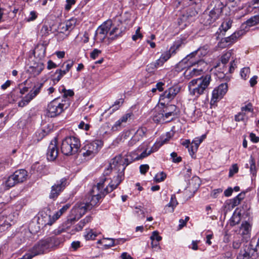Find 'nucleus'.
<instances>
[{
  "label": "nucleus",
  "mask_w": 259,
  "mask_h": 259,
  "mask_svg": "<svg viewBox=\"0 0 259 259\" xmlns=\"http://www.w3.org/2000/svg\"><path fill=\"white\" fill-rule=\"evenodd\" d=\"M61 240L56 237H50L42 239L36 243L21 259H32L33 257L42 254L58 246Z\"/></svg>",
  "instance_id": "f257e3e1"
},
{
  "label": "nucleus",
  "mask_w": 259,
  "mask_h": 259,
  "mask_svg": "<svg viewBox=\"0 0 259 259\" xmlns=\"http://www.w3.org/2000/svg\"><path fill=\"white\" fill-rule=\"evenodd\" d=\"M108 34V39L113 40L122 36V30L119 25L115 26L111 20H108L98 27L94 39L98 42H103Z\"/></svg>",
  "instance_id": "f03ea898"
},
{
  "label": "nucleus",
  "mask_w": 259,
  "mask_h": 259,
  "mask_svg": "<svg viewBox=\"0 0 259 259\" xmlns=\"http://www.w3.org/2000/svg\"><path fill=\"white\" fill-rule=\"evenodd\" d=\"M122 180L123 176L122 174H120L115 177L114 180L112 181L105 189L101 190V191H94V189H92L88 198L90 202H87V203L90 205L92 208L93 206H95L99 202L101 198L115 189L120 184Z\"/></svg>",
  "instance_id": "7ed1b4c3"
},
{
  "label": "nucleus",
  "mask_w": 259,
  "mask_h": 259,
  "mask_svg": "<svg viewBox=\"0 0 259 259\" xmlns=\"http://www.w3.org/2000/svg\"><path fill=\"white\" fill-rule=\"evenodd\" d=\"M211 80V76L206 74L204 76L192 79L188 84V89L191 95L196 97L204 93Z\"/></svg>",
  "instance_id": "20e7f679"
},
{
  "label": "nucleus",
  "mask_w": 259,
  "mask_h": 259,
  "mask_svg": "<svg viewBox=\"0 0 259 259\" xmlns=\"http://www.w3.org/2000/svg\"><path fill=\"white\" fill-rule=\"evenodd\" d=\"M226 4L221 0H213L210 5L211 10L208 15L203 16V23L205 25L212 24L218 20L222 14L223 10Z\"/></svg>",
  "instance_id": "39448f33"
},
{
  "label": "nucleus",
  "mask_w": 259,
  "mask_h": 259,
  "mask_svg": "<svg viewBox=\"0 0 259 259\" xmlns=\"http://www.w3.org/2000/svg\"><path fill=\"white\" fill-rule=\"evenodd\" d=\"M79 139L74 136H68L64 138L61 146L62 152L66 155L76 153L80 147Z\"/></svg>",
  "instance_id": "423d86ee"
},
{
  "label": "nucleus",
  "mask_w": 259,
  "mask_h": 259,
  "mask_svg": "<svg viewBox=\"0 0 259 259\" xmlns=\"http://www.w3.org/2000/svg\"><path fill=\"white\" fill-rule=\"evenodd\" d=\"M208 53L207 47H203L188 55L185 58L179 62L180 65L187 63L188 67L195 66L199 61H204L201 57L205 56Z\"/></svg>",
  "instance_id": "0eeeda50"
},
{
  "label": "nucleus",
  "mask_w": 259,
  "mask_h": 259,
  "mask_svg": "<svg viewBox=\"0 0 259 259\" xmlns=\"http://www.w3.org/2000/svg\"><path fill=\"white\" fill-rule=\"evenodd\" d=\"M69 106L68 100H62L55 99L51 101L48 105L47 115L49 117H54L60 114Z\"/></svg>",
  "instance_id": "6e6552de"
},
{
  "label": "nucleus",
  "mask_w": 259,
  "mask_h": 259,
  "mask_svg": "<svg viewBox=\"0 0 259 259\" xmlns=\"http://www.w3.org/2000/svg\"><path fill=\"white\" fill-rule=\"evenodd\" d=\"M102 145V141L99 140L85 143L81 149L82 156L87 159L92 158L98 153Z\"/></svg>",
  "instance_id": "1a4fd4ad"
},
{
  "label": "nucleus",
  "mask_w": 259,
  "mask_h": 259,
  "mask_svg": "<svg viewBox=\"0 0 259 259\" xmlns=\"http://www.w3.org/2000/svg\"><path fill=\"white\" fill-rule=\"evenodd\" d=\"M91 209V207L87 202H77L71 210L70 215L68 221L70 223L76 221L84 215L88 210Z\"/></svg>",
  "instance_id": "9d476101"
},
{
  "label": "nucleus",
  "mask_w": 259,
  "mask_h": 259,
  "mask_svg": "<svg viewBox=\"0 0 259 259\" xmlns=\"http://www.w3.org/2000/svg\"><path fill=\"white\" fill-rule=\"evenodd\" d=\"M184 65L185 66L184 68H187L184 73V77L187 79H190L192 77L199 75L207 66L205 61H199L195 66L188 67L187 63H184L182 65H180L179 63L178 66L183 67Z\"/></svg>",
  "instance_id": "9b49d317"
},
{
  "label": "nucleus",
  "mask_w": 259,
  "mask_h": 259,
  "mask_svg": "<svg viewBox=\"0 0 259 259\" xmlns=\"http://www.w3.org/2000/svg\"><path fill=\"white\" fill-rule=\"evenodd\" d=\"M67 180L63 178L57 181L52 186L51 191L49 195L51 199H56L60 193L63 191L67 185Z\"/></svg>",
  "instance_id": "f8f14e48"
},
{
  "label": "nucleus",
  "mask_w": 259,
  "mask_h": 259,
  "mask_svg": "<svg viewBox=\"0 0 259 259\" xmlns=\"http://www.w3.org/2000/svg\"><path fill=\"white\" fill-rule=\"evenodd\" d=\"M154 145L150 148L147 143H143L136 150L137 156L134 158L135 160L143 159L150 155L152 152L156 151Z\"/></svg>",
  "instance_id": "ddd939ff"
},
{
  "label": "nucleus",
  "mask_w": 259,
  "mask_h": 259,
  "mask_svg": "<svg viewBox=\"0 0 259 259\" xmlns=\"http://www.w3.org/2000/svg\"><path fill=\"white\" fill-rule=\"evenodd\" d=\"M228 91V85L227 83H222L217 88H215L212 93V98L211 102L215 103L221 100L226 94Z\"/></svg>",
  "instance_id": "4468645a"
},
{
  "label": "nucleus",
  "mask_w": 259,
  "mask_h": 259,
  "mask_svg": "<svg viewBox=\"0 0 259 259\" xmlns=\"http://www.w3.org/2000/svg\"><path fill=\"white\" fill-rule=\"evenodd\" d=\"M58 155V148L57 141L56 138L51 141L48 147L47 157L50 161H54Z\"/></svg>",
  "instance_id": "2eb2a0df"
},
{
  "label": "nucleus",
  "mask_w": 259,
  "mask_h": 259,
  "mask_svg": "<svg viewBox=\"0 0 259 259\" xmlns=\"http://www.w3.org/2000/svg\"><path fill=\"white\" fill-rule=\"evenodd\" d=\"M181 87L178 85H175L165 90L160 95V100L166 99L168 101L173 100L176 95L180 92Z\"/></svg>",
  "instance_id": "dca6fc26"
},
{
  "label": "nucleus",
  "mask_w": 259,
  "mask_h": 259,
  "mask_svg": "<svg viewBox=\"0 0 259 259\" xmlns=\"http://www.w3.org/2000/svg\"><path fill=\"white\" fill-rule=\"evenodd\" d=\"M132 113H127L122 115L116 121L111 127L113 132L118 131L125 125V124L131 119Z\"/></svg>",
  "instance_id": "f3484780"
},
{
  "label": "nucleus",
  "mask_w": 259,
  "mask_h": 259,
  "mask_svg": "<svg viewBox=\"0 0 259 259\" xmlns=\"http://www.w3.org/2000/svg\"><path fill=\"white\" fill-rule=\"evenodd\" d=\"M162 107L160 106V109L163 112L165 117L169 119L170 121L176 115L177 107L174 105H168L165 106L163 104L161 105Z\"/></svg>",
  "instance_id": "a211bd4d"
},
{
  "label": "nucleus",
  "mask_w": 259,
  "mask_h": 259,
  "mask_svg": "<svg viewBox=\"0 0 259 259\" xmlns=\"http://www.w3.org/2000/svg\"><path fill=\"white\" fill-rule=\"evenodd\" d=\"M251 229L252 224L247 221H244L241 224L239 233L243 238L247 239L250 237Z\"/></svg>",
  "instance_id": "6ab92c4d"
},
{
  "label": "nucleus",
  "mask_w": 259,
  "mask_h": 259,
  "mask_svg": "<svg viewBox=\"0 0 259 259\" xmlns=\"http://www.w3.org/2000/svg\"><path fill=\"white\" fill-rule=\"evenodd\" d=\"M38 222L39 224L44 226H46L47 225L51 226L53 224V220H52L50 214L42 211L39 213Z\"/></svg>",
  "instance_id": "aec40b11"
},
{
  "label": "nucleus",
  "mask_w": 259,
  "mask_h": 259,
  "mask_svg": "<svg viewBox=\"0 0 259 259\" xmlns=\"http://www.w3.org/2000/svg\"><path fill=\"white\" fill-rule=\"evenodd\" d=\"M153 120L156 123H163L169 122V119H167L163 112L160 109V106L157 107L154 111L153 116Z\"/></svg>",
  "instance_id": "412c9836"
},
{
  "label": "nucleus",
  "mask_w": 259,
  "mask_h": 259,
  "mask_svg": "<svg viewBox=\"0 0 259 259\" xmlns=\"http://www.w3.org/2000/svg\"><path fill=\"white\" fill-rule=\"evenodd\" d=\"M206 135H203L200 137L195 138L192 141L191 149H188L190 155H193L197 151L198 148L201 142L205 139Z\"/></svg>",
  "instance_id": "4be33fe9"
},
{
  "label": "nucleus",
  "mask_w": 259,
  "mask_h": 259,
  "mask_svg": "<svg viewBox=\"0 0 259 259\" xmlns=\"http://www.w3.org/2000/svg\"><path fill=\"white\" fill-rule=\"evenodd\" d=\"M171 132H167L165 135H162L159 140L154 144V150H157L163 145L167 143L172 136Z\"/></svg>",
  "instance_id": "5701e85b"
},
{
  "label": "nucleus",
  "mask_w": 259,
  "mask_h": 259,
  "mask_svg": "<svg viewBox=\"0 0 259 259\" xmlns=\"http://www.w3.org/2000/svg\"><path fill=\"white\" fill-rule=\"evenodd\" d=\"M13 175L17 183L18 184L22 183L26 180L27 178V172L25 169H21L16 170Z\"/></svg>",
  "instance_id": "b1692460"
},
{
  "label": "nucleus",
  "mask_w": 259,
  "mask_h": 259,
  "mask_svg": "<svg viewBox=\"0 0 259 259\" xmlns=\"http://www.w3.org/2000/svg\"><path fill=\"white\" fill-rule=\"evenodd\" d=\"M145 135L144 129H139L128 142V145L133 146Z\"/></svg>",
  "instance_id": "393cba45"
},
{
  "label": "nucleus",
  "mask_w": 259,
  "mask_h": 259,
  "mask_svg": "<svg viewBox=\"0 0 259 259\" xmlns=\"http://www.w3.org/2000/svg\"><path fill=\"white\" fill-rule=\"evenodd\" d=\"M151 240V246L152 248H156L159 246V241L162 239V237L159 235L157 231H155L152 232L150 236Z\"/></svg>",
  "instance_id": "a878e982"
},
{
  "label": "nucleus",
  "mask_w": 259,
  "mask_h": 259,
  "mask_svg": "<svg viewBox=\"0 0 259 259\" xmlns=\"http://www.w3.org/2000/svg\"><path fill=\"white\" fill-rule=\"evenodd\" d=\"M251 243H252V242ZM245 246L250 257H252L255 258L257 256L259 253L258 248V246H256V244L255 245V247H254V246L252 243H250Z\"/></svg>",
  "instance_id": "bb28decb"
},
{
  "label": "nucleus",
  "mask_w": 259,
  "mask_h": 259,
  "mask_svg": "<svg viewBox=\"0 0 259 259\" xmlns=\"http://www.w3.org/2000/svg\"><path fill=\"white\" fill-rule=\"evenodd\" d=\"M178 203L177 200L176 196L172 195L170 202L165 206V210L166 212H172L174 210V208L178 205Z\"/></svg>",
  "instance_id": "cd10ccee"
},
{
  "label": "nucleus",
  "mask_w": 259,
  "mask_h": 259,
  "mask_svg": "<svg viewBox=\"0 0 259 259\" xmlns=\"http://www.w3.org/2000/svg\"><path fill=\"white\" fill-rule=\"evenodd\" d=\"M52 27L49 23H45L39 30V34L41 36H47L52 32Z\"/></svg>",
  "instance_id": "c85d7f7f"
},
{
  "label": "nucleus",
  "mask_w": 259,
  "mask_h": 259,
  "mask_svg": "<svg viewBox=\"0 0 259 259\" xmlns=\"http://www.w3.org/2000/svg\"><path fill=\"white\" fill-rule=\"evenodd\" d=\"M171 55L168 52V51H166L163 53L160 58L158 59L155 63V66H162L164 62L167 61L170 57Z\"/></svg>",
  "instance_id": "c756f323"
},
{
  "label": "nucleus",
  "mask_w": 259,
  "mask_h": 259,
  "mask_svg": "<svg viewBox=\"0 0 259 259\" xmlns=\"http://www.w3.org/2000/svg\"><path fill=\"white\" fill-rule=\"evenodd\" d=\"M77 20L75 18H71L69 20H67L65 22V27H62V29H64L65 31H71L72 30L77 24Z\"/></svg>",
  "instance_id": "7c9ffc66"
},
{
  "label": "nucleus",
  "mask_w": 259,
  "mask_h": 259,
  "mask_svg": "<svg viewBox=\"0 0 259 259\" xmlns=\"http://www.w3.org/2000/svg\"><path fill=\"white\" fill-rule=\"evenodd\" d=\"M18 184L13 177V175H11L7 179V180L3 183V186L5 189H9V188L13 187L16 184Z\"/></svg>",
  "instance_id": "2f4dec72"
},
{
  "label": "nucleus",
  "mask_w": 259,
  "mask_h": 259,
  "mask_svg": "<svg viewBox=\"0 0 259 259\" xmlns=\"http://www.w3.org/2000/svg\"><path fill=\"white\" fill-rule=\"evenodd\" d=\"M254 4L259 5V0H254ZM259 8V6H258ZM246 24L248 26H252L255 25H259V15L254 16L246 21Z\"/></svg>",
  "instance_id": "473e14b6"
},
{
  "label": "nucleus",
  "mask_w": 259,
  "mask_h": 259,
  "mask_svg": "<svg viewBox=\"0 0 259 259\" xmlns=\"http://www.w3.org/2000/svg\"><path fill=\"white\" fill-rule=\"evenodd\" d=\"M35 97L29 92L26 96H25L21 101L18 103V106L21 107H23L27 105Z\"/></svg>",
  "instance_id": "72a5a7b5"
},
{
  "label": "nucleus",
  "mask_w": 259,
  "mask_h": 259,
  "mask_svg": "<svg viewBox=\"0 0 259 259\" xmlns=\"http://www.w3.org/2000/svg\"><path fill=\"white\" fill-rule=\"evenodd\" d=\"M31 73L33 76L38 75L44 69V65L42 63L39 62L36 66L31 67Z\"/></svg>",
  "instance_id": "f704fd0d"
},
{
  "label": "nucleus",
  "mask_w": 259,
  "mask_h": 259,
  "mask_svg": "<svg viewBox=\"0 0 259 259\" xmlns=\"http://www.w3.org/2000/svg\"><path fill=\"white\" fill-rule=\"evenodd\" d=\"M59 92L62 94L63 97L68 99L69 97H73L74 93L72 90H66L64 86H62L59 89Z\"/></svg>",
  "instance_id": "c9c22d12"
},
{
  "label": "nucleus",
  "mask_w": 259,
  "mask_h": 259,
  "mask_svg": "<svg viewBox=\"0 0 259 259\" xmlns=\"http://www.w3.org/2000/svg\"><path fill=\"white\" fill-rule=\"evenodd\" d=\"M182 44V41L181 39L175 42L173 45L169 48L168 51V52H169L171 56L175 55L177 53V51L179 49L180 47L181 46Z\"/></svg>",
  "instance_id": "e433bc0d"
},
{
  "label": "nucleus",
  "mask_w": 259,
  "mask_h": 259,
  "mask_svg": "<svg viewBox=\"0 0 259 259\" xmlns=\"http://www.w3.org/2000/svg\"><path fill=\"white\" fill-rule=\"evenodd\" d=\"M232 24V21L231 19H226L222 23L219 29L221 32L222 31H223L224 32H226L231 28Z\"/></svg>",
  "instance_id": "4c0bfd02"
},
{
  "label": "nucleus",
  "mask_w": 259,
  "mask_h": 259,
  "mask_svg": "<svg viewBox=\"0 0 259 259\" xmlns=\"http://www.w3.org/2000/svg\"><path fill=\"white\" fill-rule=\"evenodd\" d=\"M249 169L251 174L254 176L256 175L257 172V167L255 165L254 158L251 156L249 160Z\"/></svg>",
  "instance_id": "58836bf2"
},
{
  "label": "nucleus",
  "mask_w": 259,
  "mask_h": 259,
  "mask_svg": "<svg viewBox=\"0 0 259 259\" xmlns=\"http://www.w3.org/2000/svg\"><path fill=\"white\" fill-rule=\"evenodd\" d=\"M107 181V178L104 176L102 178L100 181L97 183V185L94 186L92 189H94V191L97 190V191H101V190H104L106 188H104L105 183Z\"/></svg>",
  "instance_id": "ea45409f"
},
{
  "label": "nucleus",
  "mask_w": 259,
  "mask_h": 259,
  "mask_svg": "<svg viewBox=\"0 0 259 259\" xmlns=\"http://www.w3.org/2000/svg\"><path fill=\"white\" fill-rule=\"evenodd\" d=\"M250 73V68L248 67H245L241 69L240 74L243 79H247Z\"/></svg>",
  "instance_id": "a19ab883"
},
{
  "label": "nucleus",
  "mask_w": 259,
  "mask_h": 259,
  "mask_svg": "<svg viewBox=\"0 0 259 259\" xmlns=\"http://www.w3.org/2000/svg\"><path fill=\"white\" fill-rule=\"evenodd\" d=\"M250 257L247 251L245 246H244L243 250H241L239 254L237 257V259H249Z\"/></svg>",
  "instance_id": "79ce46f5"
},
{
  "label": "nucleus",
  "mask_w": 259,
  "mask_h": 259,
  "mask_svg": "<svg viewBox=\"0 0 259 259\" xmlns=\"http://www.w3.org/2000/svg\"><path fill=\"white\" fill-rule=\"evenodd\" d=\"M241 0H228V5L229 7L233 8H238L236 10L240 9V4Z\"/></svg>",
  "instance_id": "37998d69"
},
{
  "label": "nucleus",
  "mask_w": 259,
  "mask_h": 259,
  "mask_svg": "<svg viewBox=\"0 0 259 259\" xmlns=\"http://www.w3.org/2000/svg\"><path fill=\"white\" fill-rule=\"evenodd\" d=\"M124 100L123 99H119L116 100L110 108H112L113 111H116L121 106Z\"/></svg>",
  "instance_id": "c03bdc74"
},
{
  "label": "nucleus",
  "mask_w": 259,
  "mask_h": 259,
  "mask_svg": "<svg viewBox=\"0 0 259 259\" xmlns=\"http://www.w3.org/2000/svg\"><path fill=\"white\" fill-rule=\"evenodd\" d=\"M166 175L165 173L161 172L155 175L154 180L157 183L162 182L166 178Z\"/></svg>",
  "instance_id": "a18cd8bd"
},
{
  "label": "nucleus",
  "mask_w": 259,
  "mask_h": 259,
  "mask_svg": "<svg viewBox=\"0 0 259 259\" xmlns=\"http://www.w3.org/2000/svg\"><path fill=\"white\" fill-rule=\"evenodd\" d=\"M247 119V117L245 113L241 111L235 116V119L237 121H244Z\"/></svg>",
  "instance_id": "49530a36"
},
{
  "label": "nucleus",
  "mask_w": 259,
  "mask_h": 259,
  "mask_svg": "<svg viewBox=\"0 0 259 259\" xmlns=\"http://www.w3.org/2000/svg\"><path fill=\"white\" fill-rule=\"evenodd\" d=\"M43 85L42 83H38L35 85L33 89L30 92L34 97L40 92V90Z\"/></svg>",
  "instance_id": "de8ad7c7"
},
{
  "label": "nucleus",
  "mask_w": 259,
  "mask_h": 259,
  "mask_svg": "<svg viewBox=\"0 0 259 259\" xmlns=\"http://www.w3.org/2000/svg\"><path fill=\"white\" fill-rule=\"evenodd\" d=\"M238 166L237 164H233L229 169V177H233L234 174L238 172Z\"/></svg>",
  "instance_id": "09e8293b"
},
{
  "label": "nucleus",
  "mask_w": 259,
  "mask_h": 259,
  "mask_svg": "<svg viewBox=\"0 0 259 259\" xmlns=\"http://www.w3.org/2000/svg\"><path fill=\"white\" fill-rule=\"evenodd\" d=\"M231 57V52H228L224 54L221 57V61L223 64H226L229 60L230 57Z\"/></svg>",
  "instance_id": "8fccbe9b"
},
{
  "label": "nucleus",
  "mask_w": 259,
  "mask_h": 259,
  "mask_svg": "<svg viewBox=\"0 0 259 259\" xmlns=\"http://www.w3.org/2000/svg\"><path fill=\"white\" fill-rule=\"evenodd\" d=\"M37 17V13L34 11H32L30 12L29 16L26 17V20L27 22H30L35 20Z\"/></svg>",
  "instance_id": "3c124183"
},
{
  "label": "nucleus",
  "mask_w": 259,
  "mask_h": 259,
  "mask_svg": "<svg viewBox=\"0 0 259 259\" xmlns=\"http://www.w3.org/2000/svg\"><path fill=\"white\" fill-rule=\"evenodd\" d=\"M241 111L245 113V114L248 112H252L253 111L252 106L250 103H248L246 105L242 107Z\"/></svg>",
  "instance_id": "603ef678"
},
{
  "label": "nucleus",
  "mask_w": 259,
  "mask_h": 259,
  "mask_svg": "<svg viewBox=\"0 0 259 259\" xmlns=\"http://www.w3.org/2000/svg\"><path fill=\"white\" fill-rule=\"evenodd\" d=\"M97 234L93 232V230H90L87 234L84 235L86 240H94L97 237Z\"/></svg>",
  "instance_id": "864d4df0"
},
{
  "label": "nucleus",
  "mask_w": 259,
  "mask_h": 259,
  "mask_svg": "<svg viewBox=\"0 0 259 259\" xmlns=\"http://www.w3.org/2000/svg\"><path fill=\"white\" fill-rule=\"evenodd\" d=\"M122 160L123 158L121 157L120 155H119L112 159V164L114 165H116V164H119V165H123Z\"/></svg>",
  "instance_id": "5fc2aeb1"
},
{
  "label": "nucleus",
  "mask_w": 259,
  "mask_h": 259,
  "mask_svg": "<svg viewBox=\"0 0 259 259\" xmlns=\"http://www.w3.org/2000/svg\"><path fill=\"white\" fill-rule=\"evenodd\" d=\"M38 51L40 52V53L38 54V55L39 56V58H44L45 56V49H44V48L43 47H41L40 48H36L34 52V54L35 56L37 54Z\"/></svg>",
  "instance_id": "6e6d98bb"
},
{
  "label": "nucleus",
  "mask_w": 259,
  "mask_h": 259,
  "mask_svg": "<svg viewBox=\"0 0 259 259\" xmlns=\"http://www.w3.org/2000/svg\"><path fill=\"white\" fill-rule=\"evenodd\" d=\"M170 156L174 162H179L182 160V158L180 156H178L176 152H172Z\"/></svg>",
  "instance_id": "4d7b16f0"
},
{
  "label": "nucleus",
  "mask_w": 259,
  "mask_h": 259,
  "mask_svg": "<svg viewBox=\"0 0 259 259\" xmlns=\"http://www.w3.org/2000/svg\"><path fill=\"white\" fill-rule=\"evenodd\" d=\"M237 67V61L235 60L231 62L229 68V72L230 73H233L235 68Z\"/></svg>",
  "instance_id": "13d9d810"
},
{
  "label": "nucleus",
  "mask_w": 259,
  "mask_h": 259,
  "mask_svg": "<svg viewBox=\"0 0 259 259\" xmlns=\"http://www.w3.org/2000/svg\"><path fill=\"white\" fill-rule=\"evenodd\" d=\"M66 4L65 5V9L67 11H69L71 6L75 4V0H66Z\"/></svg>",
  "instance_id": "bf43d9fd"
},
{
  "label": "nucleus",
  "mask_w": 259,
  "mask_h": 259,
  "mask_svg": "<svg viewBox=\"0 0 259 259\" xmlns=\"http://www.w3.org/2000/svg\"><path fill=\"white\" fill-rule=\"evenodd\" d=\"M223 192V189L221 188L216 189L213 190L211 193V196L212 198H217L219 194Z\"/></svg>",
  "instance_id": "052dcab7"
},
{
  "label": "nucleus",
  "mask_w": 259,
  "mask_h": 259,
  "mask_svg": "<svg viewBox=\"0 0 259 259\" xmlns=\"http://www.w3.org/2000/svg\"><path fill=\"white\" fill-rule=\"evenodd\" d=\"M206 233L207 234L206 236V243L210 245L211 244V242L210 240L212 238L213 233H211L209 230L207 231Z\"/></svg>",
  "instance_id": "680f3d73"
},
{
  "label": "nucleus",
  "mask_w": 259,
  "mask_h": 259,
  "mask_svg": "<svg viewBox=\"0 0 259 259\" xmlns=\"http://www.w3.org/2000/svg\"><path fill=\"white\" fill-rule=\"evenodd\" d=\"M149 168V166L148 164H143L140 166V172L142 174H145Z\"/></svg>",
  "instance_id": "e2e57ef3"
},
{
  "label": "nucleus",
  "mask_w": 259,
  "mask_h": 259,
  "mask_svg": "<svg viewBox=\"0 0 259 259\" xmlns=\"http://www.w3.org/2000/svg\"><path fill=\"white\" fill-rule=\"evenodd\" d=\"M54 76V77L53 80L54 83L59 82L63 77L60 73H56V71H55Z\"/></svg>",
  "instance_id": "0e129e2a"
},
{
  "label": "nucleus",
  "mask_w": 259,
  "mask_h": 259,
  "mask_svg": "<svg viewBox=\"0 0 259 259\" xmlns=\"http://www.w3.org/2000/svg\"><path fill=\"white\" fill-rule=\"evenodd\" d=\"M47 134L46 132L44 130H41L36 133V136H38V140L42 139Z\"/></svg>",
  "instance_id": "69168bd1"
},
{
  "label": "nucleus",
  "mask_w": 259,
  "mask_h": 259,
  "mask_svg": "<svg viewBox=\"0 0 259 259\" xmlns=\"http://www.w3.org/2000/svg\"><path fill=\"white\" fill-rule=\"evenodd\" d=\"M101 51L95 49L93 50V51L91 53V57L93 59H95L96 58L98 57V56L100 54H101Z\"/></svg>",
  "instance_id": "338daca9"
},
{
  "label": "nucleus",
  "mask_w": 259,
  "mask_h": 259,
  "mask_svg": "<svg viewBox=\"0 0 259 259\" xmlns=\"http://www.w3.org/2000/svg\"><path fill=\"white\" fill-rule=\"evenodd\" d=\"M241 244V241L240 239H235L233 241L232 246L234 249H238Z\"/></svg>",
  "instance_id": "774afa93"
}]
</instances>
